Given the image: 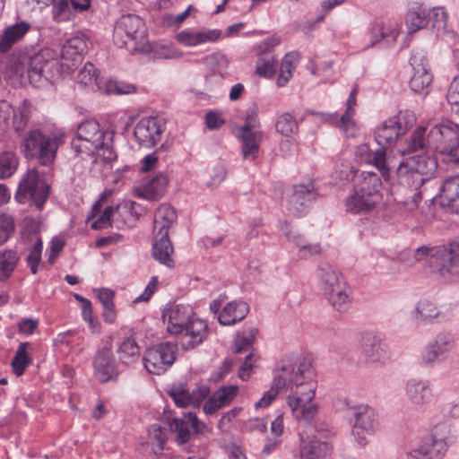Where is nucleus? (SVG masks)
<instances>
[{"label":"nucleus","instance_id":"36","mask_svg":"<svg viewBox=\"0 0 459 459\" xmlns=\"http://www.w3.org/2000/svg\"><path fill=\"white\" fill-rule=\"evenodd\" d=\"M177 213L175 209L169 204H161L154 213V232L164 233L176 221Z\"/></svg>","mask_w":459,"mask_h":459},{"label":"nucleus","instance_id":"6","mask_svg":"<svg viewBox=\"0 0 459 459\" xmlns=\"http://www.w3.org/2000/svg\"><path fill=\"white\" fill-rule=\"evenodd\" d=\"M437 170V161L430 155L420 154L408 157L395 170L397 183L408 189H420L425 182L433 178Z\"/></svg>","mask_w":459,"mask_h":459},{"label":"nucleus","instance_id":"47","mask_svg":"<svg viewBox=\"0 0 459 459\" xmlns=\"http://www.w3.org/2000/svg\"><path fill=\"white\" fill-rule=\"evenodd\" d=\"M113 299L114 292L112 290L108 289L99 290L98 299L103 307V319L108 324L114 323L117 317Z\"/></svg>","mask_w":459,"mask_h":459},{"label":"nucleus","instance_id":"50","mask_svg":"<svg viewBox=\"0 0 459 459\" xmlns=\"http://www.w3.org/2000/svg\"><path fill=\"white\" fill-rule=\"evenodd\" d=\"M140 205L135 202L124 201L114 206L116 215L121 218L124 224L131 223L139 219L140 213L137 211Z\"/></svg>","mask_w":459,"mask_h":459},{"label":"nucleus","instance_id":"32","mask_svg":"<svg viewBox=\"0 0 459 459\" xmlns=\"http://www.w3.org/2000/svg\"><path fill=\"white\" fill-rule=\"evenodd\" d=\"M88 48V39L84 34H78L68 39L61 50V56L65 60L78 62Z\"/></svg>","mask_w":459,"mask_h":459},{"label":"nucleus","instance_id":"42","mask_svg":"<svg viewBox=\"0 0 459 459\" xmlns=\"http://www.w3.org/2000/svg\"><path fill=\"white\" fill-rule=\"evenodd\" d=\"M20 257L13 249L0 250V281L7 280L15 270Z\"/></svg>","mask_w":459,"mask_h":459},{"label":"nucleus","instance_id":"17","mask_svg":"<svg viewBox=\"0 0 459 459\" xmlns=\"http://www.w3.org/2000/svg\"><path fill=\"white\" fill-rule=\"evenodd\" d=\"M165 128L166 124L161 117H143L135 125L134 135L141 146L152 148L161 139Z\"/></svg>","mask_w":459,"mask_h":459},{"label":"nucleus","instance_id":"19","mask_svg":"<svg viewBox=\"0 0 459 459\" xmlns=\"http://www.w3.org/2000/svg\"><path fill=\"white\" fill-rule=\"evenodd\" d=\"M317 193L313 182L294 186L288 201V211L295 217L307 213L308 206L316 199Z\"/></svg>","mask_w":459,"mask_h":459},{"label":"nucleus","instance_id":"64","mask_svg":"<svg viewBox=\"0 0 459 459\" xmlns=\"http://www.w3.org/2000/svg\"><path fill=\"white\" fill-rule=\"evenodd\" d=\"M352 114H343L340 117V128L346 137H355L358 132L355 123L351 120Z\"/></svg>","mask_w":459,"mask_h":459},{"label":"nucleus","instance_id":"5","mask_svg":"<svg viewBox=\"0 0 459 459\" xmlns=\"http://www.w3.org/2000/svg\"><path fill=\"white\" fill-rule=\"evenodd\" d=\"M65 142V134H47L42 130L30 129L21 139V152L26 159L37 160L42 166L54 163L58 148Z\"/></svg>","mask_w":459,"mask_h":459},{"label":"nucleus","instance_id":"63","mask_svg":"<svg viewBox=\"0 0 459 459\" xmlns=\"http://www.w3.org/2000/svg\"><path fill=\"white\" fill-rule=\"evenodd\" d=\"M237 385H224L214 393L217 401L221 403L222 406L229 404L238 393Z\"/></svg>","mask_w":459,"mask_h":459},{"label":"nucleus","instance_id":"45","mask_svg":"<svg viewBox=\"0 0 459 459\" xmlns=\"http://www.w3.org/2000/svg\"><path fill=\"white\" fill-rule=\"evenodd\" d=\"M77 82L84 86L93 85L97 90L100 91V89L103 88L102 84L104 81L97 74V69L94 65L87 62L79 71Z\"/></svg>","mask_w":459,"mask_h":459},{"label":"nucleus","instance_id":"62","mask_svg":"<svg viewBox=\"0 0 459 459\" xmlns=\"http://www.w3.org/2000/svg\"><path fill=\"white\" fill-rule=\"evenodd\" d=\"M227 176V169L224 164H216L211 173L210 179L207 181L206 186L211 188H216L219 185L224 181Z\"/></svg>","mask_w":459,"mask_h":459},{"label":"nucleus","instance_id":"54","mask_svg":"<svg viewBox=\"0 0 459 459\" xmlns=\"http://www.w3.org/2000/svg\"><path fill=\"white\" fill-rule=\"evenodd\" d=\"M53 4V17L57 22H65L74 15L70 0H50Z\"/></svg>","mask_w":459,"mask_h":459},{"label":"nucleus","instance_id":"39","mask_svg":"<svg viewBox=\"0 0 459 459\" xmlns=\"http://www.w3.org/2000/svg\"><path fill=\"white\" fill-rule=\"evenodd\" d=\"M439 315L440 312L434 303L427 299H422L416 305L413 318L417 324H429L431 323L434 318L438 317Z\"/></svg>","mask_w":459,"mask_h":459},{"label":"nucleus","instance_id":"4","mask_svg":"<svg viewBox=\"0 0 459 459\" xmlns=\"http://www.w3.org/2000/svg\"><path fill=\"white\" fill-rule=\"evenodd\" d=\"M414 259L426 261L437 279L445 282L459 280V238L448 246H422L414 251Z\"/></svg>","mask_w":459,"mask_h":459},{"label":"nucleus","instance_id":"35","mask_svg":"<svg viewBox=\"0 0 459 459\" xmlns=\"http://www.w3.org/2000/svg\"><path fill=\"white\" fill-rule=\"evenodd\" d=\"M168 394L172 398L178 407L186 408L188 405L199 406L200 399L195 398V393L190 394L186 384H175L169 390Z\"/></svg>","mask_w":459,"mask_h":459},{"label":"nucleus","instance_id":"41","mask_svg":"<svg viewBox=\"0 0 459 459\" xmlns=\"http://www.w3.org/2000/svg\"><path fill=\"white\" fill-rule=\"evenodd\" d=\"M287 386L286 374H281L277 370V374L273 377L271 388L265 392L263 397L255 403V408H265L271 404L277 394Z\"/></svg>","mask_w":459,"mask_h":459},{"label":"nucleus","instance_id":"44","mask_svg":"<svg viewBox=\"0 0 459 459\" xmlns=\"http://www.w3.org/2000/svg\"><path fill=\"white\" fill-rule=\"evenodd\" d=\"M433 75L430 70L413 71L410 87L417 94L426 95L429 91Z\"/></svg>","mask_w":459,"mask_h":459},{"label":"nucleus","instance_id":"58","mask_svg":"<svg viewBox=\"0 0 459 459\" xmlns=\"http://www.w3.org/2000/svg\"><path fill=\"white\" fill-rule=\"evenodd\" d=\"M145 46L147 49L144 52L152 51L158 58L173 59L180 56L179 52L169 48V46L158 44L151 45L148 41L145 42Z\"/></svg>","mask_w":459,"mask_h":459},{"label":"nucleus","instance_id":"46","mask_svg":"<svg viewBox=\"0 0 459 459\" xmlns=\"http://www.w3.org/2000/svg\"><path fill=\"white\" fill-rule=\"evenodd\" d=\"M299 55L298 52H289L285 55L280 66V74L277 79V84L283 87L292 77L294 65L299 61Z\"/></svg>","mask_w":459,"mask_h":459},{"label":"nucleus","instance_id":"14","mask_svg":"<svg viewBox=\"0 0 459 459\" xmlns=\"http://www.w3.org/2000/svg\"><path fill=\"white\" fill-rule=\"evenodd\" d=\"M455 336L448 331H441L425 346L420 361L424 366H434L446 359L455 348Z\"/></svg>","mask_w":459,"mask_h":459},{"label":"nucleus","instance_id":"2","mask_svg":"<svg viewBox=\"0 0 459 459\" xmlns=\"http://www.w3.org/2000/svg\"><path fill=\"white\" fill-rule=\"evenodd\" d=\"M71 148L76 156H94L108 163L117 159L113 148V133L104 130L94 119L82 122L71 141Z\"/></svg>","mask_w":459,"mask_h":459},{"label":"nucleus","instance_id":"38","mask_svg":"<svg viewBox=\"0 0 459 459\" xmlns=\"http://www.w3.org/2000/svg\"><path fill=\"white\" fill-rule=\"evenodd\" d=\"M362 351L369 361H378L386 355V345L378 337L368 335L364 339Z\"/></svg>","mask_w":459,"mask_h":459},{"label":"nucleus","instance_id":"52","mask_svg":"<svg viewBox=\"0 0 459 459\" xmlns=\"http://www.w3.org/2000/svg\"><path fill=\"white\" fill-rule=\"evenodd\" d=\"M102 86L103 88L100 89V91L108 95L130 94L135 92L136 91V87L134 84L112 80L104 81Z\"/></svg>","mask_w":459,"mask_h":459},{"label":"nucleus","instance_id":"12","mask_svg":"<svg viewBox=\"0 0 459 459\" xmlns=\"http://www.w3.org/2000/svg\"><path fill=\"white\" fill-rule=\"evenodd\" d=\"M49 195V186L36 169H29L22 178L15 199L20 204L30 203L41 210Z\"/></svg>","mask_w":459,"mask_h":459},{"label":"nucleus","instance_id":"57","mask_svg":"<svg viewBox=\"0 0 459 459\" xmlns=\"http://www.w3.org/2000/svg\"><path fill=\"white\" fill-rule=\"evenodd\" d=\"M150 438L152 441V450L155 454H160L164 449L166 441V434L163 432L161 427L158 424H152L149 428Z\"/></svg>","mask_w":459,"mask_h":459},{"label":"nucleus","instance_id":"21","mask_svg":"<svg viewBox=\"0 0 459 459\" xmlns=\"http://www.w3.org/2000/svg\"><path fill=\"white\" fill-rule=\"evenodd\" d=\"M189 426L192 427L196 434L203 433L206 426L201 422L195 412H187L182 418H174L169 423V428L175 431L177 441L179 444L186 443L191 437Z\"/></svg>","mask_w":459,"mask_h":459},{"label":"nucleus","instance_id":"3","mask_svg":"<svg viewBox=\"0 0 459 459\" xmlns=\"http://www.w3.org/2000/svg\"><path fill=\"white\" fill-rule=\"evenodd\" d=\"M168 316V331L175 334L182 350L189 351L200 345L208 334L205 321L195 316L189 305L171 307L163 317Z\"/></svg>","mask_w":459,"mask_h":459},{"label":"nucleus","instance_id":"24","mask_svg":"<svg viewBox=\"0 0 459 459\" xmlns=\"http://www.w3.org/2000/svg\"><path fill=\"white\" fill-rule=\"evenodd\" d=\"M356 155L373 164L385 181L392 179V173L386 163V152L384 148H378L372 152L368 144H361L357 147Z\"/></svg>","mask_w":459,"mask_h":459},{"label":"nucleus","instance_id":"7","mask_svg":"<svg viewBox=\"0 0 459 459\" xmlns=\"http://www.w3.org/2000/svg\"><path fill=\"white\" fill-rule=\"evenodd\" d=\"M22 71L21 76H27L30 84L39 86L44 80L52 82L60 74L61 66L56 53L50 48H42L37 53L24 55L20 59Z\"/></svg>","mask_w":459,"mask_h":459},{"label":"nucleus","instance_id":"1","mask_svg":"<svg viewBox=\"0 0 459 459\" xmlns=\"http://www.w3.org/2000/svg\"><path fill=\"white\" fill-rule=\"evenodd\" d=\"M311 361L307 358H299L295 361L284 359L277 365V370L286 374L287 386L295 385L294 395L288 397V404L297 420L310 423L316 411L317 406L311 403L315 397L316 382L306 377L311 368Z\"/></svg>","mask_w":459,"mask_h":459},{"label":"nucleus","instance_id":"49","mask_svg":"<svg viewBox=\"0 0 459 459\" xmlns=\"http://www.w3.org/2000/svg\"><path fill=\"white\" fill-rule=\"evenodd\" d=\"M30 118V106L27 103V100H24L22 105L20 106L16 110L13 111V130L18 133L22 138V134L29 130L28 122Z\"/></svg>","mask_w":459,"mask_h":459},{"label":"nucleus","instance_id":"30","mask_svg":"<svg viewBox=\"0 0 459 459\" xmlns=\"http://www.w3.org/2000/svg\"><path fill=\"white\" fill-rule=\"evenodd\" d=\"M237 134L242 142V152L245 159H255L259 151L260 134L253 129L247 128V126H242L237 128Z\"/></svg>","mask_w":459,"mask_h":459},{"label":"nucleus","instance_id":"27","mask_svg":"<svg viewBox=\"0 0 459 459\" xmlns=\"http://www.w3.org/2000/svg\"><path fill=\"white\" fill-rule=\"evenodd\" d=\"M173 253L174 247L167 231L160 234L155 232L154 241L152 243L153 258L160 264L169 268H173L175 266V262L172 258Z\"/></svg>","mask_w":459,"mask_h":459},{"label":"nucleus","instance_id":"56","mask_svg":"<svg viewBox=\"0 0 459 459\" xmlns=\"http://www.w3.org/2000/svg\"><path fill=\"white\" fill-rule=\"evenodd\" d=\"M43 244L40 238H39L33 244L29 255L26 257V262L30 269L31 273L36 274L39 271V266L41 261Z\"/></svg>","mask_w":459,"mask_h":459},{"label":"nucleus","instance_id":"53","mask_svg":"<svg viewBox=\"0 0 459 459\" xmlns=\"http://www.w3.org/2000/svg\"><path fill=\"white\" fill-rule=\"evenodd\" d=\"M18 167V159L13 152H4L0 155V178L11 177Z\"/></svg>","mask_w":459,"mask_h":459},{"label":"nucleus","instance_id":"33","mask_svg":"<svg viewBox=\"0 0 459 459\" xmlns=\"http://www.w3.org/2000/svg\"><path fill=\"white\" fill-rule=\"evenodd\" d=\"M30 28V23L26 22H20L5 28L0 40V52L7 53L15 43L24 37Z\"/></svg>","mask_w":459,"mask_h":459},{"label":"nucleus","instance_id":"51","mask_svg":"<svg viewBox=\"0 0 459 459\" xmlns=\"http://www.w3.org/2000/svg\"><path fill=\"white\" fill-rule=\"evenodd\" d=\"M29 342H21L17 348L16 353L12 359L11 365L13 371L16 376H22L30 362L27 349Z\"/></svg>","mask_w":459,"mask_h":459},{"label":"nucleus","instance_id":"10","mask_svg":"<svg viewBox=\"0 0 459 459\" xmlns=\"http://www.w3.org/2000/svg\"><path fill=\"white\" fill-rule=\"evenodd\" d=\"M147 29L142 18L135 14L122 15L116 22L113 41L118 48H127L131 51L143 52Z\"/></svg>","mask_w":459,"mask_h":459},{"label":"nucleus","instance_id":"37","mask_svg":"<svg viewBox=\"0 0 459 459\" xmlns=\"http://www.w3.org/2000/svg\"><path fill=\"white\" fill-rule=\"evenodd\" d=\"M331 446L325 441L313 438L300 448L301 459H325L330 453Z\"/></svg>","mask_w":459,"mask_h":459},{"label":"nucleus","instance_id":"29","mask_svg":"<svg viewBox=\"0 0 459 459\" xmlns=\"http://www.w3.org/2000/svg\"><path fill=\"white\" fill-rule=\"evenodd\" d=\"M429 10L425 6L418 3H412L408 9L405 19L408 33L411 34L425 28L429 23Z\"/></svg>","mask_w":459,"mask_h":459},{"label":"nucleus","instance_id":"26","mask_svg":"<svg viewBox=\"0 0 459 459\" xmlns=\"http://www.w3.org/2000/svg\"><path fill=\"white\" fill-rule=\"evenodd\" d=\"M439 203L448 212L459 214V176L445 179L440 189Z\"/></svg>","mask_w":459,"mask_h":459},{"label":"nucleus","instance_id":"31","mask_svg":"<svg viewBox=\"0 0 459 459\" xmlns=\"http://www.w3.org/2000/svg\"><path fill=\"white\" fill-rule=\"evenodd\" d=\"M281 230L290 242L299 248V255L301 258H307L310 255H317L321 252L319 244H311L300 234L289 230L287 221L281 226Z\"/></svg>","mask_w":459,"mask_h":459},{"label":"nucleus","instance_id":"34","mask_svg":"<svg viewBox=\"0 0 459 459\" xmlns=\"http://www.w3.org/2000/svg\"><path fill=\"white\" fill-rule=\"evenodd\" d=\"M221 31L220 30H208L204 31H181L177 34L178 42L185 46H196L206 42H214L220 39Z\"/></svg>","mask_w":459,"mask_h":459},{"label":"nucleus","instance_id":"25","mask_svg":"<svg viewBox=\"0 0 459 459\" xmlns=\"http://www.w3.org/2000/svg\"><path fill=\"white\" fill-rule=\"evenodd\" d=\"M168 183V177L160 172L152 179L135 187V195L143 199L157 201L165 194Z\"/></svg>","mask_w":459,"mask_h":459},{"label":"nucleus","instance_id":"13","mask_svg":"<svg viewBox=\"0 0 459 459\" xmlns=\"http://www.w3.org/2000/svg\"><path fill=\"white\" fill-rule=\"evenodd\" d=\"M178 344L163 342L148 348L143 354V361L146 370L153 375L166 372L176 361Z\"/></svg>","mask_w":459,"mask_h":459},{"label":"nucleus","instance_id":"55","mask_svg":"<svg viewBox=\"0 0 459 459\" xmlns=\"http://www.w3.org/2000/svg\"><path fill=\"white\" fill-rule=\"evenodd\" d=\"M257 333V328H250L247 333L244 332L241 334H238L234 346L235 353L240 354L247 351L252 347Z\"/></svg>","mask_w":459,"mask_h":459},{"label":"nucleus","instance_id":"28","mask_svg":"<svg viewBox=\"0 0 459 459\" xmlns=\"http://www.w3.org/2000/svg\"><path fill=\"white\" fill-rule=\"evenodd\" d=\"M249 312V306L242 300H234L226 304L218 316L222 325H232L243 320Z\"/></svg>","mask_w":459,"mask_h":459},{"label":"nucleus","instance_id":"11","mask_svg":"<svg viewBox=\"0 0 459 459\" xmlns=\"http://www.w3.org/2000/svg\"><path fill=\"white\" fill-rule=\"evenodd\" d=\"M431 148L446 162L459 166V125L446 120L437 124L429 132Z\"/></svg>","mask_w":459,"mask_h":459},{"label":"nucleus","instance_id":"40","mask_svg":"<svg viewBox=\"0 0 459 459\" xmlns=\"http://www.w3.org/2000/svg\"><path fill=\"white\" fill-rule=\"evenodd\" d=\"M121 363L129 365L136 361L140 357V347L132 336L126 337L117 349Z\"/></svg>","mask_w":459,"mask_h":459},{"label":"nucleus","instance_id":"43","mask_svg":"<svg viewBox=\"0 0 459 459\" xmlns=\"http://www.w3.org/2000/svg\"><path fill=\"white\" fill-rule=\"evenodd\" d=\"M275 130L284 137H291L299 133V123L289 112L279 115L275 120Z\"/></svg>","mask_w":459,"mask_h":459},{"label":"nucleus","instance_id":"22","mask_svg":"<svg viewBox=\"0 0 459 459\" xmlns=\"http://www.w3.org/2000/svg\"><path fill=\"white\" fill-rule=\"evenodd\" d=\"M405 395L408 401L415 406H423L433 398V393L429 380L411 378L405 386Z\"/></svg>","mask_w":459,"mask_h":459},{"label":"nucleus","instance_id":"61","mask_svg":"<svg viewBox=\"0 0 459 459\" xmlns=\"http://www.w3.org/2000/svg\"><path fill=\"white\" fill-rule=\"evenodd\" d=\"M15 230L13 219L11 216L0 217V246L4 245Z\"/></svg>","mask_w":459,"mask_h":459},{"label":"nucleus","instance_id":"8","mask_svg":"<svg viewBox=\"0 0 459 459\" xmlns=\"http://www.w3.org/2000/svg\"><path fill=\"white\" fill-rule=\"evenodd\" d=\"M381 180L375 172L363 171L354 186V193L346 200L347 211L354 213L371 212L381 200Z\"/></svg>","mask_w":459,"mask_h":459},{"label":"nucleus","instance_id":"15","mask_svg":"<svg viewBox=\"0 0 459 459\" xmlns=\"http://www.w3.org/2000/svg\"><path fill=\"white\" fill-rule=\"evenodd\" d=\"M354 423L352 434L357 443L363 446L367 444L365 434H373L378 427V418L376 411L368 405L353 406L351 414Z\"/></svg>","mask_w":459,"mask_h":459},{"label":"nucleus","instance_id":"23","mask_svg":"<svg viewBox=\"0 0 459 459\" xmlns=\"http://www.w3.org/2000/svg\"><path fill=\"white\" fill-rule=\"evenodd\" d=\"M278 43L279 41L274 38H268L260 43L258 47L260 55L255 66V71L258 75L271 77L275 74V60L271 54V49Z\"/></svg>","mask_w":459,"mask_h":459},{"label":"nucleus","instance_id":"20","mask_svg":"<svg viewBox=\"0 0 459 459\" xmlns=\"http://www.w3.org/2000/svg\"><path fill=\"white\" fill-rule=\"evenodd\" d=\"M407 131V126L403 125L400 117H394L385 120L375 132V140L379 148L386 149L394 143L397 138Z\"/></svg>","mask_w":459,"mask_h":459},{"label":"nucleus","instance_id":"59","mask_svg":"<svg viewBox=\"0 0 459 459\" xmlns=\"http://www.w3.org/2000/svg\"><path fill=\"white\" fill-rule=\"evenodd\" d=\"M413 71L430 70L427 54L423 49H414L410 58Z\"/></svg>","mask_w":459,"mask_h":459},{"label":"nucleus","instance_id":"18","mask_svg":"<svg viewBox=\"0 0 459 459\" xmlns=\"http://www.w3.org/2000/svg\"><path fill=\"white\" fill-rule=\"evenodd\" d=\"M94 376L100 383L117 380L119 375L117 363L110 347L99 349L93 359Z\"/></svg>","mask_w":459,"mask_h":459},{"label":"nucleus","instance_id":"9","mask_svg":"<svg viewBox=\"0 0 459 459\" xmlns=\"http://www.w3.org/2000/svg\"><path fill=\"white\" fill-rule=\"evenodd\" d=\"M316 277L323 294L338 311H346L351 303L349 288L342 274L333 265L323 263L317 266Z\"/></svg>","mask_w":459,"mask_h":459},{"label":"nucleus","instance_id":"16","mask_svg":"<svg viewBox=\"0 0 459 459\" xmlns=\"http://www.w3.org/2000/svg\"><path fill=\"white\" fill-rule=\"evenodd\" d=\"M445 425L436 426L435 433L424 437L418 448L406 454V459H442L445 457L448 444L444 437L437 436L439 428Z\"/></svg>","mask_w":459,"mask_h":459},{"label":"nucleus","instance_id":"60","mask_svg":"<svg viewBox=\"0 0 459 459\" xmlns=\"http://www.w3.org/2000/svg\"><path fill=\"white\" fill-rule=\"evenodd\" d=\"M116 215L115 208L114 206H107L104 211L97 215L96 220H94L91 223V229L93 230H101L108 228L111 225L110 220L112 216Z\"/></svg>","mask_w":459,"mask_h":459},{"label":"nucleus","instance_id":"48","mask_svg":"<svg viewBox=\"0 0 459 459\" xmlns=\"http://www.w3.org/2000/svg\"><path fill=\"white\" fill-rule=\"evenodd\" d=\"M426 127L418 126L411 134L407 140L408 152H413L418 151H426L429 147H431L429 137H425Z\"/></svg>","mask_w":459,"mask_h":459}]
</instances>
